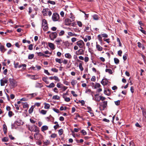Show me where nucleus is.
<instances>
[{
	"instance_id": "nucleus-1",
	"label": "nucleus",
	"mask_w": 146,
	"mask_h": 146,
	"mask_svg": "<svg viewBox=\"0 0 146 146\" xmlns=\"http://www.w3.org/2000/svg\"><path fill=\"white\" fill-rule=\"evenodd\" d=\"M42 28L44 31H47L48 30V27L47 22L45 19H43L42 20Z\"/></svg>"
},
{
	"instance_id": "nucleus-2",
	"label": "nucleus",
	"mask_w": 146,
	"mask_h": 146,
	"mask_svg": "<svg viewBox=\"0 0 146 146\" xmlns=\"http://www.w3.org/2000/svg\"><path fill=\"white\" fill-rule=\"evenodd\" d=\"M10 82V86L11 88H13L17 86V82L14 80L13 79L10 78L9 79Z\"/></svg>"
},
{
	"instance_id": "nucleus-3",
	"label": "nucleus",
	"mask_w": 146,
	"mask_h": 146,
	"mask_svg": "<svg viewBox=\"0 0 146 146\" xmlns=\"http://www.w3.org/2000/svg\"><path fill=\"white\" fill-rule=\"evenodd\" d=\"M52 19L54 21L58 20L59 19V16L58 14L57 13H54L52 16Z\"/></svg>"
},
{
	"instance_id": "nucleus-4",
	"label": "nucleus",
	"mask_w": 146,
	"mask_h": 146,
	"mask_svg": "<svg viewBox=\"0 0 146 146\" xmlns=\"http://www.w3.org/2000/svg\"><path fill=\"white\" fill-rule=\"evenodd\" d=\"M76 44L78 45L80 48H84L85 46V44L82 40H80L77 41Z\"/></svg>"
},
{
	"instance_id": "nucleus-5",
	"label": "nucleus",
	"mask_w": 146,
	"mask_h": 146,
	"mask_svg": "<svg viewBox=\"0 0 146 146\" xmlns=\"http://www.w3.org/2000/svg\"><path fill=\"white\" fill-rule=\"evenodd\" d=\"M57 36V34L56 32H52L49 35L50 39L52 40H54V39L56 38Z\"/></svg>"
},
{
	"instance_id": "nucleus-6",
	"label": "nucleus",
	"mask_w": 146,
	"mask_h": 146,
	"mask_svg": "<svg viewBox=\"0 0 146 146\" xmlns=\"http://www.w3.org/2000/svg\"><path fill=\"white\" fill-rule=\"evenodd\" d=\"M65 15H66L68 16L72 20V21H74L75 17L74 16L70 11H69V13L68 12L66 13Z\"/></svg>"
},
{
	"instance_id": "nucleus-7",
	"label": "nucleus",
	"mask_w": 146,
	"mask_h": 146,
	"mask_svg": "<svg viewBox=\"0 0 146 146\" xmlns=\"http://www.w3.org/2000/svg\"><path fill=\"white\" fill-rule=\"evenodd\" d=\"M42 135L39 133H36L34 135V137L36 140L42 138Z\"/></svg>"
},
{
	"instance_id": "nucleus-8",
	"label": "nucleus",
	"mask_w": 146,
	"mask_h": 146,
	"mask_svg": "<svg viewBox=\"0 0 146 146\" xmlns=\"http://www.w3.org/2000/svg\"><path fill=\"white\" fill-rule=\"evenodd\" d=\"M72 21H72L71 19L68 18L66 19L65 20V23L66 25H70L71 22Z\"/></svg>"
},
{
	"instance_id": "nucleus-9",
	"label": "nucleus",
	"mask_w": 146,
	"mask_h": 146,
	"mask_svg": "<svg viewBox=\"0 0 146 146\" xmlns=\"http://www.w3.org/2000/svg\"><path fill=\"white\" fill-rule=\"evenodd\" d=\"M100 96H99L97 94H96L94 96V98H93V99L96 101L99 102L101 100Z\"/></svg>"
},
{
	"instance_id": "nucleus-10",
	"label": "nucleus",
	"mask_w": 146,
	"mask_h": 146,
	"mask_svg": "<svg viewBox=\"0 0 146 146\" xmlns=\"http://www.w3.org/2000/svg\"><path fill=\"white\" fill-rule=\"evenodd\" d=\"M108 82L106 79H103L101 82V83L103 85L105 86L107 84Z\"/></svg>"
},
{
	"instance_id": "nucleus-11",
	"label": "nucleus",
	"mask_w": 146,
	"mask_h": 146,
	"mask_svg": "<svg viewBox=\"0 0 146 146\" xmlns=\"http://www.w3.org/2000/svg\"><path fill=\"white\" fill-rule=\"evenodd\" d=\"M84 51L82 49H79L76 52V54L78 55H82L84 54Z\"/></svg>"
},
{
	"instance_id": "nucleus-12",
	"label": "nucleus",
	"mask_w": 146,
	"mask_h": 146,
	"mask_svg": "<svg viewBox=\"0 0 146 146\" xmlns=\"http://www.w3.org/2000/svg\"><path fill=\"white\" fill-rule=\"evenodd\" d=\"M62 42V40L60 38H58L55 40V42L56 43V44L58 45L60 44Z\"/></svg>"
},
{
	"instance_id": "nucleus-13",
	"label": "nucleus",
	"mask_w": 146,
	"mask_h": 146,
	"mask_svg": "<svg viewBox=\"0 0 146 146\" xmlns=\"http://www.w3.org/2000/svg\"><path fill=\"white\" fill-rule=\"evenodd\" d=\"M49 11L48 8L44 9L42 11V13L43 15L46 16Z\"/></svg>"
},
{
	"instance_id": "nucleus-14",
	"label": "nucleus",
	"mask_w": 146,
	"mask_h": 146,
	"mask_svg": "<svg viewBox=\"0 0 146 146\" xmlns=\"http://www.w3.org/2000/svg\"><path fill=\"white\" fill-rule=\"evenodd\" d=\"M33 127L34 129L33 131L36 132V133H39V130L38 127L35 125H33Z\"/></svg>"
},
{
	"instance_id": "nucleus-15",
	"label": "nucleus",
	"mask_w": 146,
	"mask_h": 146,
	"mask_svg": "<svg viewBox=\"0 0 146 146\" xmlns=\"http://www.w3.org/2000/svg\"><path fill=\"white\" fill-rule=\"evenodd\" d=\"M0 82L1 86H4L5 85V84L7 82L8 80L6 79H5L4 80L3 79H1Z\"/></svg>"
},
{
	"instance_id": "nucleus-16",
	"label": "nucleus",
	"mask_w": 146,
	"mask_h": 146,
	"mask_svg": "<svg viewBox=\"0 0 146 146\" xmlns=\"http://www.w3.org/2000/svg\"><path fill=\"white\" fill-rule=\"evenodd\" d=\"M96 48L97 50L99 51H102L103 50L102 47L99 44H97V42H96Z\"/></svg>"
},
{
	"instance_id": "nucleus-17",
	"label": "nucleus",
	"mask_w": 146,
	"mask_h": 146,
	"mask_svg": "<svg viewBox=\"0 0 146 146\" xmlns=\"http://www.w3.org/2000/svg\"><path fill=\"white\" fill-rule=\"evenodd\" d=\"M68 36H66V37L67 38H70V36H76L77 35L76 34H75L74 33H72L71 32H68Z\"/></svg>"
},
{
	"instance_id": "nucleus-18",
	"label": "nucleus",
	"mask_w": 146,
	"mask_h": 146,
	"mask_svg": "<svg viewBox=\"0 0 146 146\" xmlns=\"http://www.w3.org/2000/svg\"><path fill=\"white\" fill-rule=\"evenodd\" d=\"M48 44L49 47L52 50H53L55 49L54 45L53 43L51 42H48Z\"/></svg>"
},
{
	"instance_id": "nucleus-19",
	"label": "nucleus",
	"mask_w": 146,
	"mask_h": 146,
	"mask_svg": "<svg viewBox=\"0 0 146 146\" xmlns=\"http://www.w3.org/2000/svg\"><path fill=\"white\" fill-rule=\"evenodd\" d=\"M41 129L42 131L44 132V131L48 129V127L47 125H44L42 127Z\"/></svg>"
},
{
	"instance_id": "nucleus-20",
	"label": "nucleus",
	"mask_w": 146,
	"mask_h": 146,
	"mask_svg": "<svg viewBox=\"0 0 146 146\" xmlns=\"http://www.w3.org/2000/svg\"><path fill=\"white\" fill-rule=\"evenodd\" d=\"M0 50L2 52H4L6 50L4 46L2 45L0 46Z\"/></svg>"
},
{
	"instance_id": "nucleus-21",
	"label": "nucleus",
	"mask_w": 146,
	"mask_h": 146,
	"mask_svg": "<svg viewBox=\"0 0 146 146\" xmlns=\"http://www.w3.org/2000/svg\"><path fill=\"white\" fill-rule=\"evenodd\" d=\"M55 85L53 83H50L49 85L46 86L48 88H52L55 86Z\"/></svg>"
},
{
	"instance_id": "nucleus-22",
	"label": "nucleus",
	"mask_w": 146,
	"mask_h": 146,
	"mask_svg": "<svg viewBox=\"0 0 146 146\" xmlns=\"http://www.w3.org/2000/svg\"><path fill=\"white\" fill-rule=\"evenodd\" d=\"M65 56L66 58L69 59H71L72 57V56L69 53L66 54L65 55Z\"/></svg>"
},
{
	"instance_id": "nucleus-23",
	"label": "nucleus",
	"mask_w": 146,
	"mask_h": 146,
	"mask_svg": "<svg viewBox=\"0 0 146 146\" xmlns=\"http://www.w3.org/2000/svg\"><path fill=\"white\" fill-rule=\"evenodd\" d=\"M3 130L4 133L5 134L7 132V127L5 124L3 125Z\"/></svg>"
},
{
	"instance_id": "nucleus-24",
	"label": "nucleus",
	"mask_w": 146,
	"mask_h": 146,
	"mask_svg": "<svg viewBox=\"0 0 146 146\" xmlns=\"http://www.w3.org/2000/svg\"><path fill=\"white\" fill-rule=\"evenodd\" d=\"M105 72H108L109 74H112V71L111 69L109 68L106 69L105 70Z\"/></svg>"
},
{
	"instance_id": "nucleus-25",
	"label": "nucleus",
	"mask_w": 146,
	"mask_h": 146,
	"mask_svg": "<svg viewBox=\"0 0 146 146\" xmlns=\"http://www.w3.org/2000/svg\"><path fill=\"white\" fill-rule=\"evenodd\" d=\"M83 63L82 62L80 63L79 64V68L81 71H82L84 70V68L82 66Z\"/></svg>"
},
{
	"instance_id": "nucleus-26",
	"label": "nucleus",
	"mask_w": 146,
	"mask_h": 146,
	"mask_svg": "<svg viewBox=\"0 0 146 146\" xmlns=\"http://www.w3.org/2000/svg\"><path fill=\"white\" fill-rule=\"evenodd\" d=\"M103 104L102 105V106L103 108L104 109L106 108V107L107 106V101H105L103 102Z\"/></svg>"
},
{
	"instance_id": "nucleus-27",
	"label": "nucleus",
	"mask_w": 146,
	"mask_h": 146,
	"mask_svg": "<svg viewBox=\"0 0 146 146\" xmlns=\"http://www.w3.org/2000/svg\"><path fill=\"white\" fill-rule=\"evenodd\" d=\"M35 108V106H32L29 110V113L30 114L33 111V109Z\"/></svg>"
},
{
	"instance_id": "nucleus-28",
	"label": "nucleus",
	"mask_w": 146,
	"mask_h": 146,
	"mask_svg": "<svg viewBox=\"0 0 146 146\" xmlns=\"http://www.w3.org/2000/svg\"><path fill=\"white\" fill-rule=\"evenodd\" d=\"M93 19L95 20H97L99 19V17L97 15H94L93 16Z\"/></svg>"
},
{
	"instance_id": "nucleus-29",
	"label": "nucleus",
	"mask_w": 146,
	"mask_h": 146,
	"mask_svg": "<svg viewBox=\"0 0 146 146\" xmlns=\"http://www.w3.org/2000/svg\"><path fill=\"white\" fill-rule=\"evenodd\" d=\"M44 108L45 109H48L50 108V105L46 103H44Z\"/></svg>"
},
{
	"instance_id": "nucleus-30",
	"label": "nucleus",
	"mask_w": 146,
	"mask_h": 146,
	"mask_svg": "<svg viewBox=\"0 0 146 146\" xmlns=\"http://www.w3.org/2000/svg\"><path fill=\"white\" fill-rule=\"evenodd\" d=\"M42 80L45 82L46 84H48L49 83V82L47 80V78L45 77H44L42 78Z\"/></svg>"
},
{
	"instance_id": "nucleus-31",
	"label": "nucleus",
	"mask_w": 146,
	"mask_h": 146,
	"mask_svg": "<svg viewBox=\"0 0 146 146\" xmlns=\"http://www.w3.org/2000/svg\"><path fill=\"white\" fill-rule=\"evenodd\" d=\"M34 57V54H29L28 56V59H32Z\"/></svg>"
},
{
	"instance_id": "nucleus-32",
	"label": "nucleus",
	"mask_w": 146,
	"mask_h": 146,
	"mask_svg": "<svg viewBox=\"0 0 146 146\" xmlns=\"http://www.w3.org/2000/svg\"><path fill=\"white\" fill-rule=\"evenodd\" d=\"M60 97L58 95H54L52 97V99L54 100H59Z\"/></svg>"
},
{
	"instance_id": "nucleus-33",
	"label": "nucleus",
	"mask_w": 146,
	"mask_h": 146,
	"mask_svg": "<svg viewBox=\"0 0 146 146\" xmlns=\"http://www.w3.org/2000/svg\"><path fill=\"white\" fill-rule=\"evenodd\" d=\"M55 61L56 62H58L60 64H61L62 62V61L60 59L56 58L55 59Z\"/></svg>"
},
{
	"instance_id": "nucleus-34",
	"label": "nucleus",
	"mask_w": 146,
	"mask_h": 146,
	"mask_svg": "<svg viewBox=\"0 0 146 146\" xmlns=\"http://www.w3.org/2000/svg\"><path fill=\"white\" fill-rule=\"evenodd\" d=\"M101 86L100 85V84L98 83H96V84L94 88H100Z\"/></svg>"
},
{
	"instance_id": "nucleus-35",
	"label": "nucleus",
	"mask_w": 146,
	"mask_h": 146,
	"mask_svg": "<svg viewBox=\"0 0 146 146\" xmlns=\"http://www.w3.org/2000/svg\"><path fill=\"white\" fill-rule=\"evenodd\" d=\"M64 9L65 11H66V13L68 12L69 13V11H70L68 9V6H66L65 7Z\"/></svg>"
},
{
	"instance_id": "nucleus-36",
	"label": "nucleus",
	"mask_w": 146,
	"mask_h": 146,
	"mask_svg": "<svg viewBox=\"0 0 146 146\" xmlns=\"http://www.w3.org/2000/svg\"><path fill=\"white\" fill-rule=\"evenodd\" d=\"M74 115H76L75 117L74 118L75 119H77L78 117H81L80 116L78 113H75Z\"/></svg>"
},
{
	"instance_id": "nucleus-37",
	"label": "nucleus",
	"mask_w": 146,
	"mask_h": 146,
	"mask_svg": "<svg viewBox=\"0 0 146 146\" xmlns=\"http://www.w3.org/2000/svg\"><path fill=\"white\" fill-rule=\"evenodd\" d=\"M77 83V82L76 80H73L71 82V84L73 86L75 85Z\"/></svg>"
},
{
	"instance_id": "nucleus-38",
	"label": "nucleus",
	"mask_w": 146,
	"mask_h": 146,
	"mask_svg": "<svg viewBox=\"0 0 146 146\" xmlns=\"http://www.w3.org/2000/svg\"><path fill=\"white\" fill-rule=\"evenodd\" d=\"M63 98L64 99L65 101L67 102H69L70 101V99L69 98L65 97L63 96Z\"/></svg>"
},
{
	"instance_id": "nucleus-39",
	"label": "nucleus",
	"mask_w": 146,
	"mask_h": 146,
	"mask_svg": "<svg viewBox=\"0 0 146 146\" xmlns=\"http://www.w3.org/2000/svg\"><path fill=\"white\" fill-rule=\"evenodd\" d=\"M29 130L31 131H33L34 127L33 125L32 126H29Z\"/></svg>"
},
{
	"instance_id": "nucleus-40",
	"label": "nucleus",
	"mask_w": 146,
	"mask_h": 146,
	"mask_svg": "<svg viewBox=\"0 0 146 146\" xmlns=\"http://www.w3.org/2000/svg\"><path fill=\"white\" fill-rule=\"evenodd\" d=\"M64 31L62 30L60 31V32L59 33V36H62L64 35Z\"/></svg>"
},
{
	"instance_id": "nucleus-41",
	"label": "nucleus",
	"mask_w": 146,
	"mask_h": 146,
	"mask_svg": "<svg viewBox=\"0 0 146 146\" xmlns=\"http://www.w3.org/2000/svg\"><path fill=\"white\" fill-rule=\"evenodd\" d=\"M72 31H75L76 32H78L79 31L78 29L76 28H74L71 30Z\"/></svg>"
},
{
	"instance_id": "nucleus-42",
	"label": "nucleus",
	"mask_w": 146,
	"mask_h": 146,
	"mask_svg": "<svg viewBox=\"0 0 146 146\" xmlns=\"http://www.w3.org/2000/svg\"><path fill=\"white\" fill-rule=\"evenodd\" d=\"M114 61L115 63V64H117L119 63V59L117 58H114Z\"/></svg>"
},
{
	"instance_id": "nucleus-43",
	"label": "nucleus",
	"mask_w": 146,
	"mask_h": 146,
	"mask_svg": "<svg viewBox=\"0 0 146 146\" xmlns=\"http://www.w3.org/2000/svg\"><path fill=\"white\" fill-rule=\"evenodd\" d=\"M48 3L52 5H54L55 4V2L54 1L48 0Z\"/></svg>"
},
{
	"instance_id": "nucleus-44",
	"label": "nucleus",
	"mask_w": 146,
	"mask_h": 146,
	"mask_svg": "<svg viewBox=\"0 0 146 146\" xmlns=\"http://www.w3.org/2000/svg\"><path fill=\"white\" fill-rule=\"evenodd\" d=\"M115 102V104L117 105V106H118L120 104V101L119 100H118L117 101H115L114 102Z\"/></svg>"
},
{
	"instance_id": "nucleus-45",
	"label": "nucleus",
	"mask_w": 146,
	"mask_h": 146,
	"mask_svg": "<svg viewBox=\"0 0 146 146\" xmlns=\"http://www.w3.org/2000/svg\"><path fill=\"white\" fill-rule=\"evenodd\" d=\"M33 45L32 44H31L29 46L28 49L30 50H32L33 49Z\"/></svg>"
},
{
	"instance_id": "nucleus-46",
	"label": "nucleus",
	"mask_w": 146,
	"mask_h": 146,
	"mask_svg": "<svg viewBox=\"0 0 146 146\" xmlns=\"http://www.w3.org/2000/svg\"><path fill=\"white\" fill-rule=\"evenodd\" d=\"M63 133V130L62 129H60L58 131V134L60 135H61Z\"/></svg>"
},
{
	"instance_id": "nucleus-47",
	"label": "nucleus",
	"mask_w": 146,
	"mask_h": 146,
	"mask_svg": "<svg viewBox=\"0 0 146 146\" xmlns=\"http://www.w3.org/2000/svg\"><path fill=\"white\" fill-rule=\"evenodd\" d=\"M54 79L57 82H59L60 81V79L58 78V77L56 76H54Z\"/></svg>"
},
{
	"instance_id": "nucleus-48",
	"label": "nucleus",
	"mask_w": 146,
	"mask_h": 146,
	"mask_svg": "<svg viewBox=\"0 0 146 146\" xmlns=\"http://www.w3.org/2000/svg\"><path fill=\"white\" fill-rule=\"evenodd\" d=\"M98 38L99 41L102 42V37L101 36V35H98Z\"/></svg>"
},
{
	"instance_id": "nucleus-49",
	"label": "nucleus",
	"mask_w": 146,
	"mask_h": 146,
	"mask_svg": "<svg viewBox=\"0 0 146 146\" xmlns=\"http://www.w3.org/2000/svg\"><path fill=\"white\" fill-rule=\"evenodd\" d=\"M37 54L39 56H44V54L42 53L41 52H36Z\"/></svg>"
},
{
	"instance_id": "nucleus-50",
	"label": "nucleus",
	"mask_w": 146,
	"mask_h": 146,
	"mask_svg": "<svg viewBox=\"0 0 146 146\" xmlns=\"http://www.w3.org/2000/svg\"><path fill=\"white\" fill-rule=\"evenodd\" d=\"M8 140V139L7 137H4L2 139V141L3 142H6Z\"/></svg>"
},
{
	"instance_id": "nucleus-51",
	"label": "nucleus",
	"mask_w": 146,
	"mask_h": 146,
	"mask_svg": "<svg viewBox=\"0 0 146 146\" xmlns=\"http://www.w3.org/2000/svg\"><path fill=\"white\" fill-rule=\"evenodd\" d=\"M51 70L53 72H57L58 71V70L55 68H52Z\"/></svg>"
},
{
	"instance_id": "nucleus-52",
	"label": "nucleus",
	"mask_w": 146,
	"mask_h": 146,
	"mask_svg": "<svg viewBox=\"0 0 146 146\" xmlns=\"http://www.w3.org/2000/svg\"><path fill=\"white\" fill-rule=\"evenodd\" d=\"M96 77L95 76H94L92 77V78L91 79V80L92 82H95L96 81Z\"/></svg>"
},
{
	"instance_id": "nucleus-53",
	"label": "nucleus",
	"mask_w": 146,
	"mask_h": 146,
	"mask_svg": "<svg viewBox=\"0 0 146 146\" xmlns=\"http://www.w3.org/2000/svg\"><path fill=\"white\" fill-rule=\"evenodd\" d=\"M47 111L44 110H42L40 111V113L43 114H45L46 113Z\"/></svg>"
},
{
	"instance_id": "nucleus-54",
	"label": "nucleus",
	"mask_w": 146,
	"mask_h": 146,
	"mask_svg": "<svg viewBox=\"0 0 146 146\" xmlns=\"http://www.w3.org/2000/svg\"><path fill=\"white\" fill-rule=\"evenodd\" d=\"M57 136V135L55 133H53L51 135L50 137L52 138H55Z\"/></svg>"
},
{
	"instance_id": "nucleus-55",
	"label": "nucleus",
	"mask_w": 146,
	"mask_h": 146,
	"mask_svg": "<svg viewBox=\"0 0 146 146\" xmlns=\"http://www.w3.org/2000/svg\"><path fill=\"white\" fill-rule=\"evenodd\" d=\"M13 113L12 111H9L8 112V115L9 117H11L13 115Z\"/></svg>"
},
{
	"instance_id": "nucleus-56",
	"label": "nucleus",
	"mask_w": 146,
	"mask_h": 146,
	"mask_svg": "<svg viewBox=\"0 0 146 146\" xmlns=\"http://www.w3.org/2000/svg\"><path fill=\"white\" fill-rule=\"evenodd\" d=\"M78 25L79 27H82V22L80 21H78L77 22Z\"/></svg>"
},
{
	"instance_id": "nucleus-57",
	"label": "nucleus",
	"mask_w": 146,
	"mask_h": 146,
	"mask_svg": "<svg viewBox=\"0 0 146 146\" xmlns=\"http://www.w3.org/2000/svg\"><path fill=\"white\" fill-rule=\"evenodd\" d=\"M101 35L103 37L107 38L108 37V35L106 34V33L102 34Z\"/></svg>"
},
{
	"instance_id": "nucleus-58",
	"label": "nucleus",
	"mask_w": 146,
	"mask_h": 146,
	"mask_svg": "<svg viewBox=\"0 0 146 146\" xmlns=\"http://www.w3.org/2000/svg\"><path fill=\"white\" fill-rule=\"evenodd\" d=\"M71 94L73 95L74 96L76 97L77 96V95L75 94V93L74 91H71Z\"/></svg>"
},
{
	"instance_id": "nucleus-59",
	"label": "nucleus",
	"mask_w": 146,
	"mask_h": 146,
	"mask_svg": "<svg viewBox=\"0 0 146 146\" xmlns=\"http://www.w3.org/2000/svg\"><path fill=\"white\" fill-rule=\"evenodd\" d=\"M84 61L86 62H87L89 61V58L88 57L86 56L84 58Z\"/></svg>"
},
{
	"instance_id": "nucleus-60",
	"label": "nucleus",
	"mask_w": 146,
	"mask_h": 146,
	"mask_svg": "<svg viewBox=\"0 0 146 146\" xmlns=\"http://www.w3.org/2000/svg\"><path fill=\"white\" fill-rule=\"evenodd\" d=\"M122 53V51L120 50L118 51V55L120 56H121V54Z\"/></svg>"
},
{
	"instance_id": "nucleus-61",
	"label": "nucleus",
	"mask_w": 146,
	"mask_h": 146,
	"mask_svg": "<svg viewBox=\"0 0 146 146\" xmlns=\"http://www.w3.org/2000/svg\"><path fill=\"white\" fill-rule=\"evenodd\" d=\"M130 146H135V144L132 141H130L129 142Z\"/></svg>"
},
{
	"instance_id": "nucleus-62",
	"label": "nucleus",
	"mask_w": 146,
	"mask_h": 146,
	"mask_svg": "<svg viewBox=\"0 0 146 146\" xmlns=\"http://www.w3.org/2000/svg\"><path fill=\"white\" fill-rule=\"evenodd\" d=\"M81 132L84 135H86L87 134L86 132L84 130H82Z\"/></svg>"
},
{
	"instance_id": "nucleus-63",
	"label": "nucleus",
	"mask_w": 146,
	"mask_h": 146,
	"mask_svg": "<svg viewBox=\"0 0 146 146\" xmlns=\"http://www.w3.org/2000/svg\"><path fill=\"white\" fill-rule=\"evenodd\" d=\"M76 40V38L75 37H73L71 39V41L72 42H74Z\"/></svg>"
},
{
	"instance_id": "nucleus-64",
	"label": "nucleus",
	"mask_w": 146,
	"mask_h": 146,
	"mask_svg": "<svg viewBox=\"0 0 146 146\" xmlns=\"http://www.w3.org/2000/svg\"><path fill=\"white\" fill-rule=\"evenodd\" d=\"M31 78L33 79L36 80L37 78L35 75H33L32 76Z\"/></svg>"
}]
</instances>
